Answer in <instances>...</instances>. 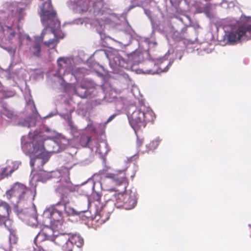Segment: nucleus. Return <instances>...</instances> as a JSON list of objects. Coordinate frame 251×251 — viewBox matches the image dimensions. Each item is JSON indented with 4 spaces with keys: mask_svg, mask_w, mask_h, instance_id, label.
Segmentation results:
<instances>
[{
    "mask_svg": "<svg viewBox=\"0 0 251 251\" xmlns=\"http://www.w3.org/2000/svg\"><path fill=\"white\" fill-rule=\"evenodd\" d=\"M104 177L111 179L115 185L123 186V189L121 192L117 193V191L114 189H109L104 195L105 199L107 201H115L116 202L114 204L117 207H123L126 193H123V192L126 190L128 184L125 172L124 171H115L113 173H107L104 174Z\"/></svg>",
    "mask_w": 251,
    "mask_h": 251,
    "instance_id": "obj_1",
    "label": "nucleus"
},
{
    "mask_svg": "<svg viewBox=\"0 0 251 251\" xmlns=\"http://www.w3.org/2000/svg\"><path fill=\"white\" fill-rule=\"evenodd\" d=\"M40 17L41 22L45 26V28L41 34L43 38L44 31L48 28H50L51 33L54 35V38L58 39H63L64 37V34L60 30H56L60 25V22L57 17V14L53 7L50 0L47 1L43 4L41 8Z\"/></svg>",
    "mask_w": 251,
    "mask_h": 251,
    "instance_id": "obj_2",
    "label": "nucleus"
},
{
    "mask_svg": "<svg viewBox=\"0 0 251 251\" xmlns=\"http://www.w3.org/2000/svg\"><path fill=\"white\" fill-rule=\"evenodd\" d=\"M76 190V187L70 180L68 177L65 183L57 188L58 193L61 195L60 201L61 205L62 206L65 213L67 216L76 215L75 210L72 207L67 206V204L70 202V194L74 192Z\"/></svg>",
    "mask_w": 251,
    "mask_h": 251,
    "instance_id": "obj_3",
    "label": "nucleus"
},
{
    "mask_svg": "<svg viewBox=\"0 0 251 251\" xmlns=\"http://www.w3.org/2000/svg\"><path fill=\"white\" fill-rule=\"evenodd\" d=\"M54 243L61 247L64 251H81L80 249H74V246L80 248L83 245V239L80 236L74 234H63L57 236L54 239Z\"/></svg>",
    "mask_w": 251,
    "mask_h": 251,
    "instance_id": "obj_4",
    "label": "nucleus"
},
{
    "mask_svg": "<svg viewBox=\"0 0 251 251\" xmlns=\"http://www.w3.org/2000/svg\"><path fill=\"white\" fill-rule=\"evenodd\" d=\"M161 64H133L131 67L136 69V72L137 74H155L167 71L169 67L172 64H168L164 70H162L160 68Z\"/></svg>",
    "mask_w": 251,
    "mask_h": 251,
    "instance_id": "obj_5",
    "label": "nucleus"
},
{
    "mask_svg": "<svg viewBox=\"0 0 251 251\" xmlns=\"http://www.w3.org/2000/svg\"><path fill=\"white\" fill-rule=\"evenodd\" d=\"M75 93L80 98L85 99L90 97L96 90V85L93 82L83 80L80 85L74 89Z\"/></svg>",
    "mask_w": 251,
    "mask_h": 251,
    "instance_id": "obj_6",
    "label": "nucleus"
},
{
    "mask_svg": "<svg viewBox=\"0 0 251 251\" xmlns=\"http://www.w3.org/2000/svg\"><path fill=\"white\" fill-rule=\"evenodd\" d=\"M249 25H241L236 29L232 30L228 34L227 40L230 43H235L242 37H248L251 35V30H249Z\"/></svg>",
    "mask_w": 251,
    "mask_h": 251,
    "instance_id": "obj_7",
    "label": "nucleus"
},
{
    "mask_svg": "<svg viewBox=\"0 0 251 251\" xmlns=\"http://www.w3.org/2000/svg\"><path fill=\"white\" fill-rule=\"evenodd\" d=\"M144 119L143 112L138 109L133 112L128 118L130 125L135 131L145 127V122Z\"/></svg>",
    "mask_w": 251,
    "mask_h": 251,
    "instance_id": "obj_8",
    "label": "nucleus"
},
{
    "mask_svg": "<svg viewBox=\"0 0 251 251\" xmlns=\"http://www.w3.org/2000/svg\"><path fill=\"white\" fill-rule=\"evenodd\" d=\"M51 133L52 131L50 129L46 128L44 131H42L35 134L33 138V141L35 142L33 144L34 147L38 149L46 150L43 142L51 138Z\"/></svg>",
    "mask_w": 251,
    "mask_h": 251,
    "instance_id": "obj_9",
    "label": "nucleus"
},
{
    "mask_svg": "<svg viewBox=\"0 0 251 251\" xmlns=\"http://www.w3.org/2000/svg\"><path fill=\"white\" fill-rule=\"evenodd\" d=\"M32 195L31 189L26 187L25 185L17 182V198L18 201V203H25L29 197Z\"/></svg>",
    "mask_w": 251,
    "mask_h": 251,
    "instance_id": "obj_10",
    "label": "nucleus"
},
{
    "mask_svg": "<svg viewBox=\"0 0 251 251\" xmlns=\"http://www.w3.org/2000/svg\"><path fill=\"white\" fill-rule=\"evenodd\" d=\"M3 32L6 35V40L10 44H14L16 41L15 27L12 25H3L0 23V34Z\"/></svg>",
    "mask_w": 251,
    "mask_h": 251,
    "instance_id": "obj_11",
    "label": "nucleus"
},
{
    "mask_svg": "<svg viewBox=\"0 0 251 251\" xmlns=\"http://www.w3.org/2000/svg\"><path fill=\"white\" fill-rule=\"evenodd\" d=\"M61 202H58L54 207L49 209L50 218L53 221L60 222L62 220L63 213L59 209Z\"/></svg>",
    "mask_w": 251,
    "mask_h": 251,
    "instance_id": "obj_12",
    "label": "nucleus"
},
{
    "mask_svg": "<svg viewBox=\"0 0 251 251\" xmlns=\"http://www.w3.org/2000/svg\"><path fill=\"white\" fill-rule=\"evenodd\" d=\"M125 200L124 201L123 208L126 210L133 208L137 203V199L134 194L126 193Z\"/></svg>",
    "mask_w": 251,
    "mask_h": 251,
    "instance_id": "obj_13",
    "label": "nucleus"
},
{
    "mask_svg": "<svg viewBox=\"0 0 251 251\" xmlns=\"http://www.w3.org/2000/svg\"><path fill=\"white\" fill-rule=\"evenodd\" d=\"M9 206L4 201L0 202V225L2 224L7 219L9 215Z\"/></svg>",
    "mask_w": 251,
    "mask_h": 251,
    "instance_id": "obj_14",
    "label": "nucleus"
},
{
    "mask_svg": "<svg viewBox=\"0 0 251 251\" xmlns=\"http://www.w3.org/2000/svg\"><path fill=\"white\" fill-rule=\"evenodd\" d=\"M98 55H100V56L103 57H107L109 61V63H116L117 62H120L121 60L119 58V56H114V54L111 52L106 53L104 50H100L96 51L93 55L94 57H95Z\"/></svg>",
    "mask_w": 251,
    "mask_h": 251,
    "instance_id": "obj_15",
    "label": "nucleus"
},
{
    "mask_svg": "<svg viewBox=\"0 0 251 251\" xmlns=\"http://www.w3.org/2000/svg\"><path fill=\"white\" fill-rule=\"evenodd\" d=\"M144 120L145 122V126L147 123H153L155 119V114L152 111L143 112Z\"/></svg>",
    "mask_w": 251,
    "mask_h": 251,
    "instance_id": "obj_16",
    "label": "nucleus"
},
{
    "mask_svg": "<svg viewBox=\"0 0 251 251\" xmlns=\"http://www.w3.org/2000/svg\"><path fill=\"white\" fill-rule=\"evenodd\" d=\"M89 9V5L88 2L82 0H80L78 2L77 10L79 12H83L87 11Z\"/></svg>",
    "mask_w": 251,
    "mask_h": 251,
    "instance_id": "obj_17",
    "label": "nucleus"
},
{
    "mask_svg": "<svg viewBox=\"0 0 251 251\" xmlns=\"http://www.w3.org/2000/svg\"><path fill=\"white\" fill-rule=\"evenodd\" d=\"M14 167L11 168L10 167H7L4 169L0 167V179L9 175L6 174V172H9V175H10L14 172Z\"/></svg>",
    "mask_w": 251,
    "mask_h": 251,
    "instance_id": "obj_18",
    "label": "nucleus"
},
{
    "mask_svg": "<svg viewBox=\"0 0 251 251\" xmlns=\"http://www.w3.org/2000/svg\"><path fill=\"white\" fill-rule=\"evenodd\" d=\"M21 3L20 2L18 3V9H17V11H18V15H19V18H18V21H20L21 20H22L24 18V16L25 15V8L26 6V4H24L23 5V6L20 7V5Z\"/></svg>",
    "mask_w": 251,
    "mask_h": 251,
    "instance_id": "obj_19",
    "label": "nucleus"
},
{
    "mask_svg": "<svg viewBox=\"0 0 251 251\" xmlns=\"http://www.w3.org/2000/svg\"><path fill=\"white\" fill-rule=\"evenodd\" d=\"M59 40L54 38L53 39L49 40L48 41L45 42L44 45L48 47L53 49L56 46Z\"/></svg>",
    "mask_w": 251,
    "mask_h": 251,
    "instance_id": "obj_20",
    "label": "nucleus"
},
{
    "mask_svg": "<svg viewBox=\"0 0 251 251\" xmlns=\"http://www.w3.org/2000/svg\"><path fill=\"white\" fill-rule=\"evenodd\" d=\"M20 46L24 43L25 41H29L30 39L28 35H25L20 32L18 35Z\"/></svg>",
    "mask_w": 251,
    "mask_h": 251,
    "instance_id": "obj_21",
    "label": "nucleus"
},
{
    "mask_svg": "<svg viewBox=\"0 0 251 251\" xmlns=\"http://www.w3.org/2000/svg\"><path fill=\"white\" fill-rule=\"evenodd\" d=\"M91 140V137L88 136H83L80 139V144L83 147H87Z\"/></svg>",
    "mask_w": 251,
    "mask_h": 251,
    "instance_id": "obj_22",
    "label": "nucleus"
},
{
    "mask_svg": "<svg viewBox=\"0 0 251 251\" xmlns=\"http://www.w3.org/2000/svg\"><path fill=\"white\" fill-rule=\"evenodd\" d=\"M33 53L35 56H39L40 54L41 48L40 44L36 43L33 46Z\"/></svg>",
    "mask_w": 251,
    "mask_h": 251,
    "instance_id": "obj_23",
    "label": "nucleus"
},
{
    "mask_svg": "<svg viewBox=\"0 0 251 251\" xmlns=\"http://www.w3.org/2000/svg\"><path fill=\"white\" fill-rule=\"evenodd\" d=\"M57 63H71L74 62V58L72 57H61L58 58Z\"/></svg>",
    "mask_w": 251,
    "mask_h": 251,
    "instance_id": "obj_24",
    "label": "nucleus"
},
{
    "mask_svg": "<svg viewBox=\"0 0 251 251\" xmlns=\"http://www.w3.org/2000/svg\"><path fill=\"white\" fill-rule=\"evenodd\" d=\"M141 54V52L140 50H135L130 54H127V56L129 58H131L132 59H135Z\"/></svg>",
    "mask_w": 251,
    "mask_h": 251,
    "instance_id": "obj_25",
    "label": "nucleus"
},
{
    "mask_svg": "<svg viewBox=\"0 0 251 251\" xmlns=\"http://www.w3.org/2000/svg\"><path fill=\"white\" fill-rule=\"evenodd\" d=\"M68 124L71 132L73 134H75L77 132L78 130L76 126L73 124L72 121H69Z\"/></svg>",
    "mask_w": 251,
    "mask_h": 251,
    "instance_id": "obj_26",
    "label": "nucleus"
},
{
    "mask_svg": "<svg viewBox=\"0 0 251 251\" xmlns=\"http://www.w3.org/2000/svg\"><path fill=\"white\" fill-rule=\"evenodd\" d=\"M159 144V141L158 140H154L152 141L150 144L149 146L151 150L155 149Z\"/></svg>",
    "mask_w": 251,
    "mask_h": 251,
    "instance_id": "obj_27",
    "label": "nucleus"
},
{
    "mask_svg": "<svg viewBox=\"0 0 251 251\" xmlns=\"http://www.w3.org/2000/svg\"><path fill=\"white\" fill-rule=\"evenodd\" d=\"M15 193V191L14 187H12L9 190H8L6 192V197L9 200H10L12 196H14Z\"/></svg>",
    "mask_w": 251,
    "mask_h": 251,
    "instance_id": "obj_28",
    "label": "nucleus"
},
{
    "mask_svg": "<svg viewBox=\"0 0 251 251\" xmlns=\"http://www.w3.org/2000/svg\"><path fill=\"white\" fill-rule=\"evenodd\" d=\"M4 49L7 51L12 57H13L15 54V49L12 47H5Z\"/></svg>",
    "mask_w": 251,
    "mask_h": 251,
    "instance_id": "obj_29",
    "label": "nucleus"
},
{
    "mask_svg": "<svg viewBox=\"0 0 251 251\" xmlns=\"http://www.w3.org/2000/svg\"><path fill=\"white\" fill-rule=\"evenodd\" d=\"M31 120H32L31 119L28 118L27 121H25V123H24L23 124H21V123H19V124L22 125L24 126H26V127H27L29 128L31 126V125L29 123V121H31Z\"/></svg>",
    "mask_w": 251,
    "mask_h": 251,
    "instance_id": "obj_30",
    "label": "nucleus"
},
{
    "mask_svg": "<svg viewBox=\"0 0 251 251\" xmlns=\"http://www.w3.org/2000/svg\"><path fill=\"white\" fill-rule=\"evenodd\" d=\"M4 114L9 119H12L14 116L13 113L9 110H5Z\"/></svg>",
    "mask_w": 251,
    "mask_h": 251,
    "instance_id": "obj_31",
    "label": "nucleus"
},
{
    "mask_svg": "<svg viewBox=\"0 0 251 251\" xmlns=\"http://www.w3.org/2000/svg\"><path fill=\"white\" fill-rule=\"evenodd\" d=\"M115 116H116L115 114H113V115L110 116L107 119L106 123H109V122H111L115 118Z\"/></svg>",
    "mask_w": 251,
    "mask_h": 251,
    "instance_id": "obj_32",
    "label": "nucleus"
},
{
    "mask_svg": "<svg viewBox=\"0 0 251 251\" xmlns=\"http://www.w3.org/2000/svg\"><path fill=\"white\" fill-rule=\"evenodd\" d=\"M142 143H143L142 140H139L138 139L137 140V145L138 147H140L142 146Z\"/></svg>",
    "mask_w": 251,
    "mask_h": 251,
    "instance_id": "obj_33",
    "label": "nucleus"
},
{
    "mask_svg": "<svg viewBox=\"0 0 251 251\" xmlns=\"http://www.w3.org/2000/svg\"><path fill=\"white\" fill-rule=\"evenodd\" d=\"M12 235H10V237H9V240H10V242H11V240H12Z\"/></svg>",
    "mask_w": 251,
    "mask_h": 251,
    "instance_id": "obj_34",
    "label": "nucleus"
},
{
    "mask_svg": "<svg viewBox=\"0 0 251 251\" xmlns=\"http://www.w3.org/2000/svg\"><path fill=\"white\" fill-rule=\"evenodd\" d=\"M97 64L98 66H99L100 67H101L102 69H103V67H102L101 66L99 65V63H97V64Z\"/></svg>",
    "mask_w": 251,
    "mask_h": 251,
    "instance_id": "obj_35",
    "label": "nucleus"
},
{
    "mask_svg": "<svg viewBox=\"0 0 251 251\" xmlns=\"http://www.w3.org/2000/svg\"><path fill=\"white\" fill-rule=\"evenodd\" d=\"M249 30H251V25H249Z\"/></svg>",
    "mask_w": 251,
    "mask_h": 251,
    "instance_id": "obj_36",
    "label": "nucleus"
},
{
    "mask_svg": "<svg viewBox=\"0 0 251 251\" xmlns=\"http://www.w3.org/2000/svg\"><path fill=\"white\" fill-rule=\"evenodd\" d=\"M72 74H73V75H75V73L74 72H73Z\"/></svg>",
    "mask_w": 251,
    "mask_h": 251,
    "instance_id": "obj_37",
    "label": "nucleus"
},
{
    "mask_svg": "<svg viewBox=\"0 0 251 251\" xmlns=\"http://www.w3.org/2000/svg\"><path fill=\"white\" fill-rule=\"evenodd\" d=\"M58 65L60 66V67L61 66V63L58 64Z\"/></svg>",
    "mask_w": 251,
    "mask_h": 251,
    "instance_id": "obj_38",
    "label": "nucleus"
},
{
    "mask_svg": "<svg viewBox=\"0 0 251 251\" xmlns=\"http://www.w3.org/2000/svg\"><path fill=\"white\" fill-rule=\"evenodd\" d=\"M71 168H72V167H70L68 168L69 169H70Z\"/></svg>",
    "mask_w": 251,
    "mask_h": 251,
    "instance_id": "obj_39",
    "label": "nucleus"
}]
</instances>
